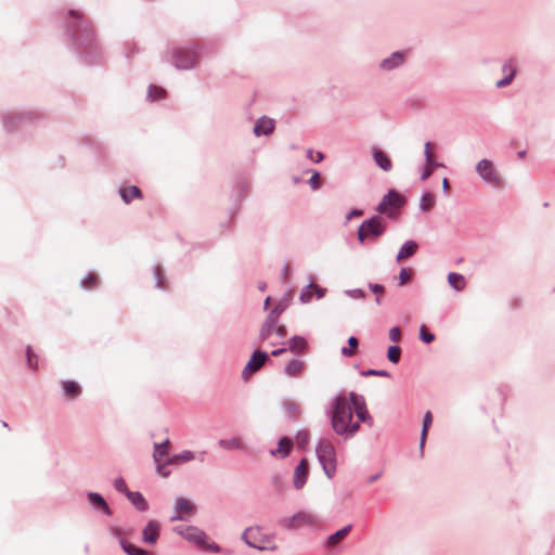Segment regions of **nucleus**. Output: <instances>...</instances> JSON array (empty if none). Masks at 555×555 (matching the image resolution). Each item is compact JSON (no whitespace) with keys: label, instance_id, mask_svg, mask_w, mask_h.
<instances>
[{"label":"nucleus","instance_id":"1","mask_svg":"<svg viewBox=\"0 0 555 555\" xmlns=\"http://www.w3.org/2000/svg\"><path fill=\"white\" fill-rule=\"evenodd\" d=\"M360 422L372 424L366 404L362 397L354 392L349 396H338L333 402V430L345 438L352 437L360 428Z\"/></svg>","mask_w":555,"mask_h":555},{"label":"nucleus","instance_id":"2","mask_svg":"<svg viewBox=\"0 0 555 555\" xmlns=\"http://www.w3.org/2000/svg\"><path fill=\"white\" fill-rule=\"evenodd\" d=\"M242 539L251 547L261 551H274L278 548L273 535L262 532L260 527H249L243 534Z\"/></svg>","mask_w":555,"mask_h":555},{"label":"nucleus","instance_id":"3","mask_svg":"<svg viewBox=\"0 0 555 555\" xmlns=\"http://www.w3.org/2000/svg\"><path fill=\"white\" fill-rule=\"evenodd\" d=\"M318 459L328 478H332L336 472V452L333 443L327 440H321L317 448Z\"/></svg>","mask_w":555,"mask_h":555},{"label":"nucleus","instance_id":"4","mask_svg":"<svg viewBox=\"0 0 555 555\" xmlns=\"http://www.w3.org/2000/svg\"><path fill=\"white\" fill-rule=\"evenodd\" d=\"M386 230V222L380 216H374L365 220L358 230V238L361 243L366 240L376 241Z\"/></svg>","mask_w":555,"mask_h":555},{"label":"nucleus","instance_id":"5","mask_svg":"<svg viewBox=\"0 0 555 555\" xmlns=\"http://www.w3.org/2000/svg\"><path fill=\"white\" fill-rule=\"evenodd\" d=\"M404 204V198L395 191H389L377 207V211L388 217L395 216L396 211Z\"/></svg>","mask_w":555,"mask_h":555},{"label":"nucleus","instance_id":"6","mask_svg":"<svg viewBox=\"0 0 555 555\" xmlns=\"http://www.w3.org/2000/svg\"><path fill=\"white\" fill-rule=\"evenodd\" d=\"M476 170L486 182L495 186L501 184V178L495 170L493 163L489 159H481L477 164Z\"/></svg>","mask_w":555,"mask_h":555},{"label":"nucleus","instance_id":"7","mask_svg":"<svg viewBox=\"0 0 555 555\" xmlns=\"http://www.w3.org/2000/svg\"><path fill=\"white\" fill-rule=\"evenodd\" d=\"M175 66L180 69H189L197 63V55L194 51L180 49L173 55Z\"/></svg>","mask_w":555,"mask_h":555},{"label":"nucleus","instance_id":"8","mask_svg":"<svg viewBox=\"0 0 555 555\" xmlns=\"http://www.w3.org/2000/svg\"><path fill=\"white\" fill-rule=\"evenodd\" d=\"M267 359L268 356L266 352L260 350L255 351L243 370V377L247 379L249 375L260 370V367L266 363Z\"/></svg>","mask_w":555,"mask_h":555},{"label":"nucleus","instance_id":"9","mask_svg":"<svg viewBox=\"0 0 555 555\" xmlns=\"http://www.w3.org/2000/svg\"><path fill=\"white\" fill-rule=\"evenodd\" d=\"M317 522V517L307 512H299L289 519L285 520L284 526L288 529H295L305 525H313Z\"/></svg>","mask_w":555,"mask_h":555},{"label":"nucleus","instance_id":"10","mask_svg":"<svg viewBox=\"0 0 555 555\" xmlns=\"http://www.w3.org/2000/svg\"><path fill=\"white\" fill-rule=\"evenodd\" d=\"M175 508L176 515L171 517V521L184 520L194 512L193 503L184 498L177 499Z\"/></svg>","mask_w":555,"mask_h":555},{"label":"nucleus","instance_id":"11","mask_svg":"<svg viewBox=\"0 0 555 555\" xmlns=\"http://www.w3.org/2000/svg\"><path fill=\"white\" fill-rule=\"evenodd\" d=\"M308 473H309L308 461L306 459H302L295 469V475H294L295 488L301 489L304 487V485L306 483L307 477H308Z\"/></svg>","mask_w":555,"mask_h":555},{"label":"nucleus","instance_id":"12","mask_svg":"<svg viewBox=\"0 0 555 555\" xmlns=\"http://www.w3.org/2000/svg\"><path fill=\"white\" fill-rule=\"evenodd\" d=\"M159 537V525L155 521H150L143 529V541L150 544L156 543Z\"/></svg>","mask_w":555,"mask_h":555},{"label":"nucleus","instance_id":"13","mask_svg":"<svg viewBox=\"0 0 555 555\" xmlns=\"http://www.w3.org/2000/svg\"><path fill=\"white\" fill-rule=\"evenodd\" d=\"M305 370L306 364L300 359H294L285 365V373L289 377H298L305 372Z\"/></svg>","mask_w":555,"mask_h":555},{"label":"nucleus","instance_id":"14","mask_svg":"<svg viewBox=\"0 0 555 555\" xmlns=\"http://www.w3.org/2000/svg\"><path fill=\"white\" fill-rule=\"evenodd\" d=\"M274 130V120L268 117L260 118L255 125L256 135L270 134Z\"/></svg>","mask_w":555,"mask_h":555},{"label":"nucleus","instance_id":"15","mask_svg":"<svg viewBox=\"0 0 555 555\" xmlns=\"http://www.w3.org/2000/svg\"><path fill=\"white\" fill-rule=\"evenodd\" d=\"M373 158H374L375 163L384 171H389L392 168V163H391L390 158L388 157V155L377 147L373 149Z\"/></svg>","mask_w":555,"mask_h":555},{"label":"nucleus","instance_id":"16","mask_svg":"<svg viewBox=\"0 0 555 555\" xmlns=\"http://www.w3.org/2000/svg\"><path fill=\"white\" fill-rule=\"evenodd\" d=\"M418 248V244L414 241H408L398 251L397 261L401 262L406 258L412 257Z\"/></svg>","mask_w":555,"mask_h":555},{"label":"nucleus","instance_id":"17","mask_svg":"<svg viewBox=\"0 0 555 555\" xmlns=\"http://www.w3.org/2000/svg\"><path fill=\"white\" fill-rule=\"evenodd\" d=\"M120 196H121L122 201L128 204L133 198H141L142 192L138 186L131 185V186L122 188L120 190Z\"/></svg>","mask_w":555,"mask_h":555},{"label":"nucleus","instance_id":"18","mask_svg":"<svg viewBox=\"0 0 555 555\" xmlns=\"http://www.w3.org/2000/svg\"><path fill=\"white\" fill-rule=\"evenodd\" d=\"M293 447L292 439L284 437L280 440L279 447L276 450L272 451V455H280L282 457H285L289 454Z\"/></svg>","mask_w":555,"mask_h":555},{"label":"nucleus","instance_id":"19","mask_svg":"<svg viewBox=\"0 0 555 555\" xmlns=\"http://www.w3.org/2000/svg\"><path fill=\"white\" fill-rule=\"evenodd\" d=\"M448 282L451 287H453L455 291H463L466 286V280L465 278L455 272H451L448 275Z\"/></svg>","mask_w":555,"mask_h":555},{"label":"nucleus","instance_id":"20","mask_svg":"<svg viewBox=\"0 0 555 555\" xmlns=\"http://www.w3.org/2000/svg\"><path fill=\"white\" fill-rule=\"evenodd\" d=\"M62 387H63L65 395L70 399L78 397L81 392L80 386L76 382H73V380L63 382Z\"/></svg>","mask_w":555,"mask_h":555},{"label":"nucleus","instance_id":"21","mask_svg":"<svg viewBox=\"0 0 555 555\" xmlns=\"http://www.w3.org/2000/svg\"><path fill=\"white\" fill-rule=\"evenodd\" d=\"M169 448V440H166L160 444H155V452L153 456L156 463H162L164 461V457L168 455Z\"/></svg>","mask_w":555,"mask_h":555},{"label":"nucleus","instance_id":"22","mask_svg":"<svg viewBox=\"0 0 555 555\" xmlns=\"http://www.w3.org/2000/svg\"><path fill=\"white\" fill-rule=\"evenodd\" d=\"M194 454L191 451H183L180 454L173 455L167 460V464L179 465L194 460Z\"/></svg>","mask_w":555,"mask_h":555},{"label":"nucleus","instance_id":"23","mask_svg":"<svg viewBox=\"0 0 555 555\" xmlns=\"http://www.w3.org/2000/svg\"><path fill=\"white\" fill-rule=\"evenodd\" d=\"M219 446L225 450H241L244 447L242 439L237 437L220 440Z\"/></svg>","mask_w":555,"mask_h":555},{"label":"nucleus","instance_id":"24","mask_svg":"<svg viewBox=\"0 0 555 555\" xmlns=\"http://www.w3.org/2000/svg\"><path fill=\"white\" fill-rule=\"evenodd\" d=\"M127 496L138 509L145 511L147 508V503L140 492L129 491L127 492Z\"/></svg>","mask_w":555,"mask_h":555},{"label":"nucleus","instance_id":"25","mask_svg":"<svg viewBox=\"0 0 555 555\" xmlns=\"http://www.w3.org/2000/svg\"><path fill=\"white\" fill-rule=\"evenodd\" d=\"M350 530H351V526L348 525V526L344 527L343 529L338 530L337 532H335L334 534L330 535L327 539V545L328 546L336 545L338 542H340L343 539H345L347 537V534L350 532Z\"/></svg>","mask_w":555,"mask_h":555},{"label":"nucleus","instance_id":"26","mask_svg":"<svg viewBox=\"0 0 555 555\" xmlns=\"http://www.w3.org/2000/svg\"><path fill=\"white\" fill-rule=\"evenodd\" d=\"M402 62H403V54L400 52H396L391 55V57L386 59L382 62V67L384 69H391V68L398 66L399 64H401Z\"/></svg>","mask_w":555,"mask_h":555},{"label":"nucleus","instance_id":"27","mask_svg":"<svg viewBox=\"0 0 555 555\" xmlns=\"http://www.w3.org/2000/svg\"><path fill=\"white\" fill-rule=\"evenodd\" d=\"M121 547L128 555H152L151 553L137 547L126 540H121Z\"/></svg>","mask_w":555,"mask_h":555},{"label":"nucleus","instance_id":"28","mask_svg":"<svg viewBox=\"0 0 555 555\" xmlns=\"http://www.w3.org/2000/svg\"><path fill=\"white\" fill-rule=\"evenodd\" d=\"M121 547L128 555H152L151 553L137 547L126 540H121Z\"/></svg>","mask_w":555,"mask_h":555},{"label":"nucleus","instance_id":"29","mask_svg":"<svg viewBox=\"0 0 555 555\" xmlns=\"http://www.w3.org/2000/svg\"><path fill=\"white\" fill-rule=\"evenodd\" d=\"M307 347V341L300 336H295L289 340V349L293 352H302Z\"/></svg>","mask_w":555,"mask_h":555},{"label":"nucleus","instance_id":"30","mask_svg":"<svg viewBox=\"0 0 555 555\" xmlns=\"http://www.w3.org/2000/svg\"><path fill=\"white\" fill-rule=\"evenodd\" d=\"M431 423H433V414L428 411V412H426V414L424 416V421H423V428H422V434H421V448H423L425 444L428 429H429Z\"/></svg>","mask_w":555,"mask_h":555},{"label":"nucleus","instance_id":"31","mask_svg":"<svg viewBox=\"0 0 555 555\" xmlns=\"http://www.w3.org/2000/svg\"><path fill=\"white\" fill-rule=\"evenodd\" d=\"M274 326H276V322H270L269 319H266L260 330V338L262 340L269 339L270 336L274 334Z\"/></svg>","mask_w":555,"mask_h":555},{"label":"nucleus","instance_id":"32","mask_svg":"<svg viewBox=\"0 0 555 555\" xmlns=\"http://www.w3.org/2000/svg\"><path fill=\"white\" fill-rule=\"evenodd\" d=\"M81 285L86 289H93L99 285V276L95 273H88L81 281Z\"/></svg>","mask_w":555,"mask_h":555},{"label":"nucleus","instance_id":"33","mask_svg":"<svg viewBox=\"0 0 555 555\" xmlns=\"http://www.w3.org/2000/svg\"><path fill=\"white\" fill-rule=\"evenodd\" d=\"M88 498L93 505L100 507L107 514L109 513V508H108L105 500L99 493H93V492L89 493Z\"/></svg>","mask_w":555,"mask_h":555},{"label":"nucleus","instance_id":"34","mask_svg":"<svg viewBox=\"0 0 555 555\" xmlns=\"http://www.w3.org/2000/svg\"><path fill=\"white\" fill-rule=\"evenodd\" d=\"M435 196L431 193H425L421 198V209L423 211H429L435 206Z\"/></svg>","mask_w":555,"mask_h":555},{"label":"nucleus","instance_id":"35","mask_svg":"<svg viewBox=\"0 0 555 555\" xmlns=\"http://www.w3.org/2000/svg\"><path fill=\"white\" fill-rule=\"evenodd\" d=\"M507 69L509 70V75L506 78H504V79H502V80L496 82V86L499 88H502V87H505V86L509 85L512 82L514 76H515L516 69H515V67H514V65L512 63H508V64L504 65V70L506 72Z\"/></svg>","mask_w":555,"mask_h":555},{"label":"nucleus","instance_id":"36","mask_svg":"<svg viewBox=\"0 0 555 555\" xmlns=\"http://www.w3.org/2000/svg\"><path fill=\"white\" fill-rule=\"evenodd\" d=\"M348 345H349V347H344L341 349V353L345 357H352L356 354V349L358 348L359 341L356 337L351 336L348 339Z\"/></svg>","mask_w":555,"mask_h":555},{"label":"nucleus","instance_id":"37","mask_svg":"<svg viewBox=\"0 0 555 555\" xmlns=\"http://www.w3.org/2000/svg\"><path fill=\"white\" fill-rule=\"evenodd\" d=\"M401 356V349L399 346H391L388 349L387 358L392 363H398Z\"/></svg>","mask_w":555,"mask_h":555},{"label":"nucleus","instance_id":"38","mask_svg":"<svg viewBox=\"0 0 555 555\" xmlns=\"http://www.w3.org/2000/svg\"><path fill=\"white\" fill-rule=\"evenodd\" d=\"M412 274H413V271L412 269H409V268H402L399 272V275H398V280H399V285H405L406 283H409V281L411 280L412 278Z\"/></svg>","mask_w":555,"mask_h":555},{"label":"nucleus","instance_id":"39","mask_svg":"<svg viewBox=\"0 0 555 555\" xmlns=\"http://www.w3.org/2000/svg\"><path fill=\"white\" fill-rule=\"evenodd\" d=\"M420 336H421V339L426 344H429V343L434 341V339H435L434 334L429 333L425 325L421 326Z\"/></svg>","mask_w":555,"mask_h":555},{"label":"nucleus","instance_id":"40","mask_svg":"<svg viewBox=\"0 0 555 555\" xmlns=\"http://www.w3.org/2000/svg\"><path fill=\"white\" fill-rule=\"evenodd\" d=\"M315 287L313 285L308 286L300 295V300L304 304H307L311 300L312 294Z\"/></svg>","mask_w":555,"mask_h":555},{"label":"nucleus","instance_id":"41","mask_svg":"<svg viewBox=\"0 0 555 555\" xmlns=\"http://www.w3.org/2000/svg\"><path fill=\"white\" fill-rule=\"evenodd\" d=\"M166 91L159 87H151L149 94L153 99H162L164 98Z\"/></svg>","mask_w":555,"mask_h":555},{"label":"nucleus","instance_id":"42","mask_svg":"<svg viewBox=\"0 0 555 555\" xmlns=\"http://www.w3.org/2000/svg\"><path fill=\"white\" fill-rule=\"evenodd\" d=\"M27 363L30 369H37V356L33 353L30 348H27Z\"/></svg>","mask_w":555,"mask_h":555},{"label":"nucleus","instance_id":"43","mask_svg":"<svg viewBox=\"0 0 555 555\" xmlns=\"http://www.w3.org/2000/svg\"><path fill=\"white\" fill-rule=\"evenodd\" d=\"M282 312H283V308L280 306H276L274 309L271 310V312L268 314L267 319H269L270 322H278V319Z\"/></svg>","mask_w":555,"mask_h":555},{"label":"nucleus","instance_id":"44","mask_svg":"<svg viewBox=\"0 0 555 555\" xmlns=\"http://www.w3.org/2000/svg\"><path fill=\"white\" fill-rule=\"evenodd\" d=\"M154 273H155V278H156V282H157V287L165 288L166 285H165L162 268L156 267Z\"/></svg>","mask_w":555,"mask_h":555},{"label":"nucleus","instance_id":"45","mask_svg":"<svg viewBox=\"0 0 555 555\" xmlns=\"http://www.w3.org/2000/svg\"><path fill=\"white\" fill-rule=\"evenodd\" d=\"M192 533H190L188 537L192 540H194L197 543H202L204 541L205 534L196 529H190Z\"/></svg>","mask_w":555,"mask_h":555},{"label":"nucleus","instance_id":"46","mask_svg":"<svg viewBox=\"0 0 555 555\" xmlns=\"http://www.w3.org/2000/svg\"><path fill=\"white\" fill-rule=\"evenodd\" d=\"M370 288L374 294L377 295L376 302L379 304L380 302L379 296H382L385 292L384 286L380 284H370Z\"/></svg>","mask_w":555,"mask_h":555},{"label":"nucleus","instance_id":"47","mask_svg":"<svg viewBox=\"0 0 555 555\" xmlns=\"http://www.w3.org/2000/svg\"><path fill=\"white\" fill-rule=\"evenodd\" d=\"M431 149H433L431 143L427 142L425 144V156H426V163H429V164H434L435 163V157H434V154L431 152Z\"/></svg>","mask_w":555,"mask_h":555},{"label":"nucleus","instance_id":"48","mask_svg":"<svg viewBox=\"0 0 555 555\" xmlns=\"http://www.w3.org/2000/svg\"><path fill=\"white\" fill-rule=\"evenodd\" d=\"M114 486H115V489L119 492H125L126 494H127V492H129V490L127 489V485L122 478L116 479L114 482Z\"/></svg>","mask_w":555,"mask_h":555},{"label":"nucleus","instance_id":"49","mask_svg":"<svg viewBox=\"0 0 555 555\" xmlns=\"http://www.w3.org/2000/svg\"><path fill=\"white\" fill-rule=\"evenodd\" d=\"M309 183L313 190H318L321 185V178L318 172H314L309 180Z\"/></svg>","mask_w":555,"mask_h":555},{"label":"nucleus","instance_id":"50","mask_svg":"<svg viewBox=\"0 0 555 555\" xmlns=\"http://www.w3.org/2000/svg\"><path fill=\"white\" fill-rule=\"evenodd\" d=\"M426 164H427L426 169L424 170V172L422 175V180L428 179L431 176L435 167L437 166L436 163H434V164L426 163Z\"/></svg>","mask_w":555,"mask_h":555},{"label":"nucleus","instance_id":"51","mask_svg":"<svg viewBox=\"0 0 555 555\" xmlns=\"http://www.w3.org/2000/svg\"><path fill=\"white\" fill-rule=\"evenodd\" d=\"M308 157L315 163H320L324 158L321 152H313L312 150L308 151Z\"/></svg>","mask_w":555,"mask_h":555},{"label":"nucleus","instance_id":"52","mask_svg":"<svg viewBox=\"0 0 555 555\" xmlns=\"http://www.w3.org/2000/svg\"><path fill=\"white\" fill-rule=\"evenodd\" d=\"M389 338L390 340L392 341H399L400 338H401V332H400V328L399 327H392L390 331H389Z\"/></svg>","mask_w":555,"mask_h":555},{"label":"nucleus","instance_id":"53","mask_svg":"<svg viewBox=\"0 0 555 555\" xmlns=\"http://www.w3.org/2000/svg\"><path fill=\"white\" fill-rule=\"evenodd\" d=\"M274 334L279 337V338H284L286 336V328L284 325H279L276 323V326H274Z\"/></svg>","mask_w":555,"mask_h":555},{"label":"nucleus","instance_id":"54","mask_svg":"<svg viewBox=\"0 0 555 555\" xmlns=\"http://www.w3.org/2000/svg\"><path fill=\"white\" fill-rule=\"evenodd\" d=\"M166 465H167V461L165 463H157V472L163 477L169 476V470H167Z\"/></svg>","mask_w":555,"mask_h":555},{"label":"nucleus","instance_id":"55","mask_svg":"<svg viewBox=\"0 0 555 555\" xmlns=\"http://www.w3.org/2000/svg\"><path fill=\"white\" fill-rule=\"evenodd\" d=\"M362 215H363V211H362V210L353 209V210H351V211L349 212V215H348L347 219L349 220V219H351V218H353V217H360V216H362Z\"/></svg>","mask_w":555,"mask_h":555},{"label":"nucleus","instance_id":"56","mask_svg":"<svg viewBox=\"0 0 555 555\" xmlns=\"http://www.w3.org/2000/svg\"><path fill=\"white\" fill-rule=\"evenodd\" d=\"M69 15L74 18H82V13L78 10H69Z\"/></svg>","mask_w":555,"mask_h":555},{"label":"nucleus","instance_id":"57","mask_svg":"<svg viewBox=\"0 0 555 555\" xmlns=\"http://www.w3.org/2000/svg\"><path fill=\"white\" fill-rule=\"evenodd\" d=\"M366 375L386 376L387 374L384 371H374V370H372V371H369L366 373Z\"/></svg>","mask_w":555,"mask_h":555},{"label":"nucleus","instance_id":"58","mask_svg":"<svg viewBox=\"0 0 555 555\" xmlns=\"http://www.w3.org/2000/svg\"><path fill=\"white\" fill-rule=\"evenodd\" d=\"M297 441H298V443H299V444H301V446L306 444V443H307V441H308V436H307V434H305L304 436H298Z\"/></svg>","mask_w":555,"mask_h":555},{"label":"nucleus","instance_id":"59","mask_svg":"<svg viewBox=\"0 0 555 555\" xmlns=\"http://www.w3.org/2000/svg\"><path fill=\"white\" fill-rule=\"evenodd\" d=\"M442 188L444 191H448L450 189V184L447 178L442 180Z\"/></svg>","mask_w":555,"mask_h":555},{"label":"nucleus","instance_id":"60","mask_svg":"<svg viewBox=\"0 0 555 555\" xmlns=\"http://www.w3.org/2000/svg\"><path fill=\"white\" fill-rule=\"evenodd\" d=\"M284 351H285V349H284V348L273 350V351H272V356H274V357L280 356V354H281V353H283Z\"/></svg>","mask_w":555,"mask_h":555},{"label":"nucleus","instance_id":"61","mask_svg":"<svg viewBox=\"0 0 555 555\" xmlns=\"http://www.w3.org/2000/svg\"><path fill=\"white\" fill-rule=\"evenodd\" d=\"M354 294H356L357 297H361V298L364 297V293L362 291H360V289L359 291H354Z\"/></svg>","mask_w":555,"mask_h":555},{"label":"nucleus","instance_id":"62","mask_svg":"<svg viewBox=\"0 0 555 555\" xmlns=\"http://www.w3.org/2000/svg\"><path fill=\"white\" fill-rule=\"evenodd\" d=\"M271 298L270 297H267L266 300H264V307H268L269 302H270Z\"/></svg>","mask_w":555,"mask_h":555},{"label":"nucleus","instance_id":"63","mask_svg":"<svg viewBox=\"0 0 555 555\" xmlns=\"http://www.w3.org/2000/svg\"><path fill=\"white\" fill-rule=\"evenodd\" d=\"M518 156H519L520 158H522V157L525 156V152H519V153H518Z\"/></svg>","mask_w":555,"mask_h":555}]
</instances>
